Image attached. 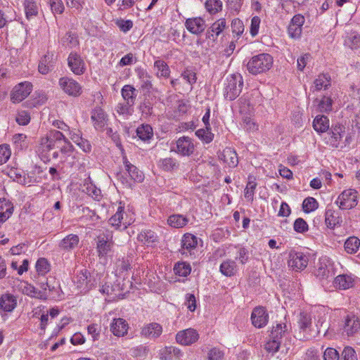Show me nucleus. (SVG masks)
Returning a JSON list of instances; mask_svg holds the SVG:
<instances>
[{
  "instance_id": "1",
  "label": "nucleus",
  "mask_w": 360,
  "mask_h": 360,
  "mask_svg": "<svg viewBox=\"0 0 360 360\" xmlns=\"http://www.w3.org/2000/svg\"><path fill=\"white\" fill-rule=\"evenodd\" d=\"M273 64V58L268 53L253 56L247 64V69L252 75H258L269 70Z\"/></svg>"
},
{
  "instance_id": "2",
  "label": "nucleus",
  "mask_w": 360,
  "mask_h": 360,
  "mask_svg": "<svg viewBox=\"0 0 360 360\" xmlns=\"http://www.w3.org/2000/svg\"><path fill=\"white\" fill-rule=\"evenodd\" d=\"M63 141H67L65 136L59 131L51 130L46 136L41 139L39 151L47 155L51 150L59 148Z\"/></svg>"
},
{
  "instance_id": "3",
  "label": "nucleus",
  "mask_w": 360,
  "mask_h": 360,
  "mask_svg": "<svg viewBox=\"0 0 360 360\" xmlns=\"http://www.w3.org/2000/svg\"><path fill=\"white\" fill-rule=\"evenodd\" d=\"M243 85L242 76L239 74L232 75L226 78V83L224 90L226 99L233 101L241 93Z\"/></svg>"
},
{
  "instance_id": "4",
  "label": "nucleus",
  "mask_w": 360,
  "mask_h": 360,
  "mask_svg": "<svg viewBox=\"0 0 360 360\" xmlns=\"http://www.w3.org/2000/svg\"><path fill=\"white\" fill-rule=\"evenodd\" d=\"M37 283L41 288L39 290L45 291L48 294V297H60V285L55 278L51 276L49 278L37 276Z\"/></svg>"
},
{
  "instance_id": "5",
  "label": "nucleus",
  "mask_w": 360,
  "mask_h": 360,
  "mask_svg": "<svg viewBox=\"0 0 360 360\" xmlns=\"http://www.w3.org/2000/svg\"><path fill=\"white\" fill-rule=\"evenodd\" d=\"M336 203L342 210H349L354 207L358 203L357 191L354 189H347L338 196Z\"/></svg>"
},
{
  "instance_id": "6",
  "label": "nucleus",
  "mask_w": 360,
  "mask_h": 360,
  "mask_svg": "<svg viewBox=\"0 0 360 360\" xmlns=\"http://www.w3.org/2000/svg\"><path fill=\"white\" fill-rule=\"evenodd\" d=\"M32 84L30 82H22L16 84L11 92L13 103H20L25 100L32 91Z\"/></svg>"
},
{
  "instance_id": "7",
  "label": "nucleus",
  "mask_w": 360,
  "mask_h": 360,
  "mask_svg": "<svg viewBox=\"0 0 360 360\" xmlns=\"http://www.w3.org/2000/svg\"><path fill=\"white\" fill-rule=\"evenodd\" d=\"M112 236L109 231L97 237L96 250L100 257H106L112 248Z\"/></svg>"
},
{
  "instance_id": "8",
  "label": "nucleus",
  "mask_w": 360,
  "mask_h": 360,
  "mask_svg": "<svg viewBox=\"0 0 360 360\" xmlns=\"http://www.w3.org/2000/svg\"><path fill=\"white\" fill-rule=\"evenodd\" d=\"M345 133V127L342 124H336L332 125L330 132L325 138L326 143L332 148H338Z\"/></svg>"
},
{
  "instance_id": "9",
  "label": "nucleus",
  "mask_w": 360,
  "mask_h": 360,
  "mask_svg": "<svg viewBox=\"0 0 360 360\" xmlns=\"http://www.w3.org/2000/svg\"><path fill=\"white\" fill-rule=\"evenodd\" d=\"M58 83L62 90L70 96L77 97L82 92L81 85L72 78L61 77Z\"/></svg>"
},
{
  "instance_id": "10",
  "label": "nucleus",
  "mask_w": 360,
  "mask_h": 360,
  "mask_svg": "<svg viewBox=\"0 0 360 360\" xmlns=\"http://www.w3.org/2000/svg\"><path fill=\"white\" fill-rule=\"evenodd\" d=\"M308 261V257L301 252L291 251L289 253L288 266L295 271L304 269Z\"/></svg>"
},
{
  "instance_id": "11",
  "label": "nucleus",
  "mask_w": 360,
  "mask_h": 360,
  "mask_svg": "<svg viewBox=\"0 0 360 360\" xmlns=\"http://www.w3.org/2000/svg\"><path fill=\"white\" fill-rule=\"evenodd\" d=\"M298 325L300 333L303 335L300 336V339L308 340L313 337L311 333V316L307 312H301L298 319Z\"/></svg>"
},
{
  "instance_id": "12",
  "label": "nucleus",
  "mask_w": 360,
  "mask_h": 360,
  "mask_svg": "<svg viewBox=\"0 0 360 360\" xmlns=\"http://www.w3.org/2000/svg\"><path fill=\"white\" fill-rule=\"evenodd\" d=\"M199 338L198 332L193 328L181 330L176 335V342L182 345H190Z\"/></svg>"
},
{
  "instance_id": "13",
  "label": "nucleus",
  "mask_w": 360,
  "mask_h": 360,
  "mask_svg": "<svg viewBox=\"0 0 360 360\" xmlns=\"http://www.w3.org/2000/svg\"><path fill=\"white\" fill-rule=\"evenodd\" d=\"M344 332L351 336L360 330V318L353 314H347L345 318Z\"/></svg>"
},
{
  "instance_id": "14",
  "label": "nucleus",
  "mask_w": 360,
  "mask_h": 360,
  "mask_svg": "<svg viewBox=\"0 0 360 360\" xmlns=\"http://www.w3.org/2000/svg\"><path fill=\"white\" fill-rule=\"evenodd\" d=\"M252 323L256 328H261L268 322V314L264 307H255L251 314Z\"/></svg>"
},
{
  "instance_id": "15",
  "label": "nucleus",
  "mask_w": 360,
  "mask_h": 360,
  "mask_svg": "<svg viewBox=\"0 0 360 360\" xmlns=\"http://www.w3.org/2000/svg\"><path fill=\"white\" fill-rule=\"evenodd\" d=\"M68 64L71 71L77 75H82L84 72V63L79 55L71 53L68 58Z\"/></svg>"
},
{
  "instance_id": "16",
  "label": "nucleus",
  "mask_w": 360,
  "mask_h": 360,
  "mask_svg": "<svg viewBox=\"0 0 360 360\" xmlns=\"http://www.w3.org/2000/svg\"><path fill=\"white\" fill-rule=\"evenodd\" d=\"M108 222L111 226L115 229L123 226V229H124L130 224V221H127L124 218V206L121 205V203H120L116 213L109 219Z\"/></svg>"
},
{
  "instance_id": "17",
  "label": "nucleus",
  "mask_w": 360,
  "mask_h": 360,
  "mask_svg": "<svg viewBox=\"0 0 360 360\" xmlns=\"http://www.w3.org/2000/svg\"><path fill=\"white\" fill-rule=\"evenodd\" d=\"M185 26L190 32L195 34H200L206 27L205 21L200 17L188 18Z\"/></svg>"
},
{
  "instance_id": "18",
  "label": "nucleus",
  "mask_w": 360,
  "mask_h": 360,
  "mask_svg": "<svg viewBox=\"0 0 360 360\" xmlns=\"http://www.w3.org/2000/svg\"><path fill=\"white\" fill-rule=\"evenodd\" d=\"M356 278L352 274H341L335 278L334 285L339 289L347 290L354 285Z\"/></svg>"
},
{
  "instance_id": "19",
  "label": "nucleus",
  "mask_w": 360,
  "mask_h": 360,
  "mask_svg": "<svg viewBox=\"0 0 360 360\" xmlns=\"http://www.w3.org/2000/svg\"><path fill=\"white\" fill-rule=\"evenodd\" d=\"M194 145L191 139L186 136L179 138L176 141V152L181 155H190L193 153Z\"/></svg>"
},
{
  "instance_id": "20",
  "label": "nucleus",
  "mask_w": 360,
  "mask_h": 360,
  "mask_svg": "<svg viewBox=\"0 0 360 360\" xmlns=\"http://www.w3.org/2000/svg\"><path fill=\"white\" fill-rule=\"evenodd\" d=\"M91 120L94 127L98 130H103L107 125V115L103 110L100 108H96L92 111Z\"/></svg>"
},
{
  "instance_id": "21",
  "label": "nucleus",
  "mask_w": 360,
  "mask_h": 360,
  "mask_svg": "<svg viewBox=\"0 0 360 360\" xmlns=\"http://www.w3.org/2000/svg\"><path fill=\"white\" fill-rule=\"evenodd\" d=\"M162 333L161 325L157 323H149L141 329V335L148 338L155 339L158 338Z\"/></svg>"
},
{
  "instance_id": "22",
  "label": "nucleus",
  "mask_w": 360,
  "mask_h": 360,
  "mask_svg": "<svg viewBox=\"0 0 360 360\" xmlns=\"http://www.w3.org/2000/svg\"><path fill=\"white\" fill-rule=\"evenodd\" d=\"M330 273V261L327 257L320 258L316 266L315 276L320 279H324L329 276Z\"/></svg>"
},
{
  "instance_id": "23",
  "label": "nucleus",
  "mask_w": 360,
  "mask_h": 360,
  "mask_svg": "<svg viewBox=\"0 0 360 360\" xmlns=\"http://www.w3.org/2000/svg\"><path fill=\"white\" fill-rule=\"evenodd\" d=\"M128 329L127 322L121 318L114 319L110 326L112 333L117 337H123L127 333Z\"/></svg>"
},
{
  "instance_id": "24",
  "label": "nucleus",
  "mask_w": 360,
  "mask_h": 360,
  "mask_svg": "<svg viewBox=\"0 0 360 360\" xmlns=\"http://www.w3.org/2000/svg\"><path fill=\"white\" fill-rule=\"evenodd\" d=\"M226 27V20L221 18L214 22L207 32V38L212 42L215 41L217 37Z\"/></svg>"
},
{
  "instance_id": "25",
  "label": "nucleus",
  "mask_w": 360,
  "mask_h": 360,
  "mask_svg": "<svg viewBox=\"0 0 360 360\" xmlns=\"http://www.w3.org/2000/svg\"><path fill=\"white\" fill-rule=\"evenodd\" d=\"M82 191L96 200L101 199V191L91 182L89 177L84 180L82 186Z\"/></svg>"
},
{
  "instance_id": "26",
  "label": "nucleus",
  "mask_w": 360,
  "mask_h": 360,
  "mask_svg": "<svg viewBox=\"0 0 360 360\" xmlns=\"http://www.w3.org/2000/svg\"><path fill=\"white\" fill-rule=\"evenodd\" d=\"M219 158L230 167H235L238 163L237 153L231 148H226L224 149L223 152L219 155Z\"/></svg>"
},
{
  "instance_id": "27",
  "label": "nucleus",
  "mask_w": 360,
  "mask_h": 360,
  "mask_svg": "<svg viewBox=\"0 0 360 360\" xmlns=\"http://www.w3.org/2000/svg\"><path fill=\"white\" fill-rule=\"evenodd\" d=\"M197 244V238L194 235L191 233L184 234L181 240V254L187 255L191 250L195 248Z\"/></svg>"
},
{
  "instance_id": "28",
  "label": "nucleus",
  "mask_w": 360,
  "mask_h": 360,
  "mask_svg": "<svg viewBox=\"0 0 360 360\" xmlns=\"http://www.w3.org/2000/svg\"><path fill=\"white\" fill-rule=\"evenodd\" d=\"M79 242V238L77 235L69 234L60 240L59 248L65 251H70L75 248Z\"/></svg>"
},
{
  "instance_id": "29",
  "label": "nucleus",
  "mask_w": 360,
  "mask_h": 360,
  "mask_svg": "<svg viewBox=\"0 0 360 360\" xmlns=\"http://www.w3.org/2000/svg\"><path fill=\"white\" fill-rule=\"evenodd\" d=\"M16 305L17 300L11 294L3 295L0 298V308L4 311H12Z\"/></svg>"
},
{
  "instance_id": "30",
  "label": "nucleus",
  "mask_w": 360,
  "mask_h": 360,
  "mask_svg": "<svg viewBox=\"0 0 360 360\" xmlns=\"http://www.w3.org/2000/svg\"><path fill=\"white\" fill-rule=\"evenodd\" d=\"M313 127L319 133L326 132L330 127L328 118L325 115H317L314 120Z\"/></svg>"
},
{
  "instance_id": "31",
  "label": "nucleus",
  "mask_w": 360,
  "mask_h": 360,
  "mask_svg": "<svg viewBox=\"0 0 360 360\" xmlns=\"http://www.w3.org/2000/svg\"><path fill=\"white\" fill-rule=\"evenodd\" d=\"M181 355L180 349L174 347H166L160 352L161 360H174L179 359Z\"/></svg>"
},
{
  "instance_id": "32",
  "label": "nucleus",
  "mask_w": 360,
  "mask_h": 360,
  "mask_svg": "<svg viewBox=\"0 0 360 360\" xmlns=\"http://www.w3.org/2000/svg\"><path fill=\"white\" fill-rule=\"evenodd\" d=\"M22 292L28 296L39 300H45L48 298V294L45 291L37 290L33 285L30 284H26L23 287Z\"/></svg>"
},
{
  "instance_id": "33",
  "label": "nucleus",
  "mask_w": 360,
  "mask_h": 360,
  "mask_svg": "<svg viewBox=\"0 0 360 360\" xmlns=\"http://www.w3.org/2000/svg\"><path fill=\"white\" fill-rule=\"evenodd\" d=\"M124 164L131 179L137 182H141L143 180V173L136 166L131 165L126 158L124 160Z\"/></svg>"
},
{
  "instance_id": "34",
  "label": "nucleus",
  "mask_w": 360,
  "mask_h": 360,
  "mask_svg": "<svg viewBox=\"0 0 360 360\" xmlns=\"http://www.w3.org/2000/svg\"><path fill=\"white\" fill-rule=\"evenodd\" d=\"M188 222V219L181 214H172L167 219V224L175 229H179L185 226Z\"/></svg>"
},
{
  "instance_id": "35",
  "label": "nucleus",
  "mask_w": 360,
  "mask_h": 360,
  "mask_svg": "<svg viewBox=\"0 0 360 360\" xmlns=\"http://www.w3.org/2000/svg\"><path fill=\"white\" fill-rule=\"evenodd\" d=\"M288 326L285 323H276L275 326H273L270 338L275 339L278 341H281L282 338L288 332Z\"/></svg>"
},
{
  "instance_id": "36",
  "label": "nucleus",
  "mask_w": 360,
  "mask_h": 360,
  "mask_svg": "<svg viewBox=\"0 0 360 360\" xmlns=\"http://www.w3.org/2000/svg\"><path fill=\"white\" fill-rule=\"evenodd\" d=\"M237 266L234 261L227 259L224 261L220 265V272L226 276H233L237 270Z\"/></svg>"
},
{
  "instance_id": "37",
  "label": "nucleus",
  "mask_w": 360,
  "mask_h": 360,
  "mask_svg": "<svg viewBox=\"0 0 360 360\" xmlns=\"http://www.w3.org/2000/svg\"><path fill=\"white\" fill-rule=\"evenodd\" d=\"M314 84L316 91L326 89L330 86V77L326 74H321L315 79Z\"/></svg>"
},
{
  "instance_id": "38",
  "label": "nucleus",
  "mask_w": 360,
  "mask_h": 360,
  "mask_svg": "<svg viewBox=\"0 0 360 360\" xmlns=\"http://www.w3.org/2000/svg\"><path fill=\"white\" fill-rule=\"evenodd\" d=\"M122 96L124 101L130 105H134L136 98V89L131 85H124L122 89Z\"/></svg>"
},
{
  "instance_id": "39",
  "label": "nucleus",
  "mask_w": 360,
  "mask_h": 360,
  "mask_svg": "<svg viewBox=\"0 0 360 360\" xmlns=\"http://www.w3.org/2000/svg\"><path fill=\"white\" fill-rule=\"evenodd\" d=\"M158 166L164 171L170 172L176 169L179 167V164L176 159L166 158L159 161Z\"/></svg>"
},
{
  "instance_id": "40",
  "label": "nucleus",
  "mask_w": 360,
  "mask_h": 360,
  "mask_svg": "<svg viewBox=\"0 0 360 360\" xmlns=\"http://www.w3.org/2000/svg\"><path fill=\"white\" fill-rule=\"evenodd\" d=\"M360 246V240L354 236L349 237L345 243V250L348 254L356 253Z\"/></svg>"
},
{
  "instance_id": "41",
  "label": "nucleus",
  "mask_w": 360,
  "mask_h": 360,
  "mask_svg": "<svg viewBox=\"0 0 360 360\" xmlns=\"http://www.w3.org/2000/svg\"><path fill=\"white\" fill-rule=\"evenodd\" d=\"M24 7L27 19H30L38 14V7L34 0H25Z\"/></svg>"
},
{
  "instance_id": "42",
  "label": "nucleus",
  "mask_w": 360,
  "mask_h": 360,
  "mask_svg": "<svg viewBox=\"0 0 360 360\" xmlns=\"http://www.w3.org/2000/svg\"><path fill=\"white\" fill-rule=\"evenodd\" d=\"M136 134L143 141L149 140L153 136V129L148 124H142L137 128Z\"/></svg>"
},
{
  "instance_id": "43",
  "label": "nucleus",
  "mask_w": 360,
  "mask_h": 360,
  "mask_svg": "<svg viewBox=\"0 0 360 360\" xmlns=\"http://www.w3.org/2000/svg\"><path fill=\"white\" fill-rule=\"evenodd\" d=\"M340 221L339 216L334 210L330 209L326 210L325 221L328 227L334 228Z\"/></svg>"
},
{
  "instance_id": "44",
  "label": "nucleus",
  "mask_w": 360,
  "mask_h": 360,
  "mask_svg": "<svg viewBox=\"0 0 360 360\" xmlns=\"http://www.w3.org/2000/svg\"><path fill=\"white\" fill-rule=\"evenodd\" d=\"M36 270L38 276L44 277V276L50 271V265L47 259L45 258H40L36 263Z\"/></svg>"
},
{
  "instance_id": "45",
  "label": "nucleus",
  "mask_w": 360,
  "mask_h": 360,
  "mask_svg": "<svg viewBox=\"0 0 360 360\" xmlns=\"http://www.w3.org/2000/svg\"><path fill=\"white\" fill-rule=\"evenodd\" d=\"M155 68L157 70L156 74L158 77H167L169 75V68L167 63L163 60H156L155 62Z\"/></svg>"
},
{
  "instance_id": "46",
  "label": "nucleus",
  "mask_w": 360,
  "mask_h": 360,
  "mask_svg": "<svg viewBox=\"0 0 360 360\" xmlns=\"http://www.w3.org/2000/svg\"><path fill=\"white\" fill-rule=\"evenodd\" d=\"M318 207L319 203L317 200L312 197L305 198L302 202V208L306 213H309L316 210Z\"/></svg>"
},
{
  "instance_id": "47",
  "label": "nucleus",
  "mask_w": 360,
  "mask_h": 360,
  "mask_svg": "<svg viewBox=\"0 0 360 360\" xmlns=\"http://www.w3.org/2000/svg\"><path fill=\"white\" fill-rule=\"evenodd\" d=\"M195 134L198 138L207 143H210L214 138V134L211 132L210 127H205V129L197 130Z\"/></svg>"
},
{
  "instance_id": "48",
  "label": "nucleus",
  "mask_w": 360,
  "mask_h": 360,
  "mask_svg": "<svg viewBox=\"0 0 360 360\" xmlns=\"http://www.w3.org/2000/svg\"><path fill=\"white\" fill-rule=\"evenodd\" d=\"M156 235L150 230L144 231L138 236L139 240L148 245L154 243L156 240Z\"/></svg>"
},
{
  "instance_id": "49",
  "label": "nucleus",
  "mask_w": 360,
  "mask_h": 360,
  "mask_svg": "<svg viewBox=\"0 0 360 360\" xmlns=\"http://www.w3.org/2000/svg\"><path fill=\"white\" fill-rule=\"evenodd\" d=\"M205 8L211 14H214L221 10L222 2L220 0H207Z\"/></svg>"
},
{
  "instance_id": "50",
  "label": "nucleus",
  "mask_w": 360,
  "mask_h": 360,
  "mask_svg": "<svg viewBox=\"0 0 360 360\" xmlns=\"http://www.w3.org/2000/svg\"><path fill=\"white\" fill-rule=\"evenodd\" d=\"M191 270L190 265L186 262H179L174 267L175 274L180 276H186L190 274Z\"/></svg>"
},
{
  "instance_id": "51",
  "label": "nucleus",
  "mask_w": 360,
  "mask_h": 360,
  "mask_svg": "<svg viewBox=\"0 0 360 360\" xmlns=\"http://www.w3.org/2000/svg\"><path fill=\"white\" fill-rule=\"evenodd\" d=\"M133 105L126 101L124 103H120L116 108L117 112L125 116L131 115L133 112Z\"/></svg>"
},
{
  "instance_id": "52",
  "label": "nucleus",
  "mask_w": 360,
  "mask_h": 360,
  "mask_svg": "<svg viewBox=\"0 0 360 360\" xmlns=\"http://www.w3.org/2000/svg\"><path fill=\"white\" fill-rule=\"evenodd\" d=\"M256 186H257V183L255 182V181L249 179V181L246 185L245 189L244 195H245V198L250 202H252L253 200L255 190L256 188Z\"/></svg>"
},
{
  "instance_id": "53",
  "label": "nucleus",
  "mask_w": 360,
  "mask_h": 360,
  "mask_svg": "<svg viewBox=\"0 0 360 360\" xmlns=\"http://www.w3.org/2000/svg\"><path fill=\"white\" fill-rule=\"evenodd\" d=\"M360 43V35L356 32H347L345 37V44L357 45Z\"/></svg>"
},
{
  "instance_id": "54",
  "label": "nucleus",
  "mask_w": 360,
  "mask_h": 360,
  "mask_svg": "<svg viewBox=\"0 0 360 360\" xmlns=\"http://www.w3.org/2000/svg\"><path fill=\"white\" fill-rule=\"evenodd\" d=\"M89 273L86 269H83L79 271L75 277V282L78 287L81 288L83 285L88 283Z\"/></svg>"
},
{
  "instance_id": "55",
  "label": "nucleus",
  "mask_w": 360,
  "mask_h": 360,
  "mask_svg": "<svg viewBox=\"0 0 360 360\" xmlns=\"http://www.w3.org/2000/svg\"><path fill=\"white\" fill-rule=\"evenodd\" d=\"M60 42L63 45H77L79 44L77 37L72 32H67L65 35L61 38Z\"/></svg>"
},
{
  "instance_id": "56",
  "label": "nucleus",
  "mask_w": 360,
  "mask_h": 360,
  "mask_svg": "<svg viewBox=\"0 0 360 360\" xmlns=\"http://www.w3.org/2000/svg\"><path fill=\"white\" fill-rule=\"evenodd\" d=\"M293 228L296 232L300 233H305L309 229L307 223L302 218H298L295 221Z\"/></svg>"
},
{
  "instance_id": "57",
  "label": "nucleus",
  "mask_w": 360,
  "mask_h": 360,
  "mask_svg": "<svg viewBox=\"0 0 360 360\" xmlns=\"http://www.w3.org/2000/svg\"><path fill=\"white\" fill-rule=\"evenodd\" d=\"M11 150L8 145L0 146V165L6 163L11 156Z\"/></svg>"
},
{
  "instance_id": "58",
  "label": "nucleus",
  "mask_w": 360,
  "mask_h": 360,
  "mask_svg": "<svg viewBox=\"0 0 360 360\" xmlns=\"http://www.w3.org/2000/svg\"><path fill=\"white\" fill-rule=\"evenodd\" d=\"M343 360H357L355 350L351 347H345L342 352Z\"/></svg>"
},
{
  "instance_id": "59",
  "label": "nucleus",
  "mask_w": 360,
  "mask_h": 360,
  "mask_svg": "<svg viewBox=\"0 0 360 360\" xmlns=\"http://www.w3.org/2000/svg\"><path fill=\"white\" fill-rule=\"evenodd\" d=\"M332 99L324 96L319 103V108L321 112H328L332 109Z\"/></svg>"
},
{
  "instance_id": "60",
  "label": "nucleus",
  "mask_w": 360,
  "mask_h": 360,
  "mask_svg": "<svg viewBox=\"0 0 360 360\" xmlns=\"http://www.w3.org/2000/svg\"><path fill=\"white\" fill-rule=\"evenodd\" d=\"M231 28L233 33L236 34L237 36L241 34L244 31L243 23L238 18L232 20Z\"/></svg>"
},
{
  "instance_id": "61",
  "label": "nucleus",
  "mask_w": 360,
  "mask_h": 360,
  "mask_svg": "<svg viewBox=\"0 0 360 360\" xmlns=\"http://www.w3.org/2000/svg\"><path fill=\"white\" fill-rule=\"evenodd\" d=\"M15 120L20 125H26L30 121V114L25 110L20 111L16 116Z\"/></svg>"
},
{
  "instance_id": "62",
  "label": "nucleus",
  "mask_w": 360,
  "mask_h": 360,
  "mask_svg": "<svg viewBox=\"0 0 360 360\" xmlns=\"http://www.w3.org/2000/svg\"><path fill=\"white\" fill-rule=\"evenodd\" d=\"M324 360H339L340 355L338 351L333 348H327L323 353Z\"/></svg>"
},
{
  "instance_id": "63",
  "label": "nucleus",
  "mask_w": 360,
  "mask_h": 360,
  "mask_svg": "<svg viewBox=\"0 0 360 360\" xmlns=\"http://www.w3.org/2000/svg\"><path fill=\"white\" fill-rule=\"evenodd\" d=\"M288 31L290 37L298 38L302 34V28L298 25L292 24V22L290 21Z\"/></svg>"
},
{
  "instance_id": "64",
  "label": "nucleus",
  "mask_w": 360,
  "mask_h": 360,
  "mask_svg": "<svg viewBox=\"0 0 360 360\" xmlns=\"http://www.w3.org/2000/svg\"><path fill=\"white\" fill-rule=\"evenodd\" d=\"M224 356V353L217 348L211 349L208 352V360H221Z\"/></svg>"
}]
</instances>
